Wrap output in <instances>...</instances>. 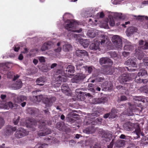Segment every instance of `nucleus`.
I'll list each match as a JSON object with an SVG mask.
<instances>
[{
	"mask_svg": "<svg viewBox=\"0 0 148 148\" xmlns=\"http://www.w3.org/2000/svg\"><path fill=\"white\" fill-rule=\"evenodd\" d=\"M77 25V23L73 20H67L65 22L64 26L65 28L69 31L73 32L80 33L82 31V29L79 30H75Z\"/></svg>",
	"mask_w": 148,
	"mask_h": 148,
	"instance_id": "1",
	"label": "nucleus"
},
{
	"mask_svg": "<svg viewBox=\"0 0 148 148\" xmlns=\"http://www.w3.org/2000/svg\"><path fill=\"white\" fill-rule=\"evenodd\" d=\"M46 123L45 122L40 123L39 128L40 129L38 132L39 136H44L50 134L52 132L51 130L48 128L46 127Z\"/></svg>",
	"mask_w": 148,
	"mask_h": 148,
	"instance_id": "2",
	"label": "nucleus"
},
{
	"mask_svg": "<svg viewBox=\"0 0 148 148\" xmlns=\"http://www.w3.org/2000/svg\"><path fill=\"white\" fill-rule=\"evenodd\" d=\"M108 41V37L106 36L103 35L101 37V41L96 40L94 42L92 43L90 46V48L92 50H96L99 49L100 43L101 45L106 43Z\"/></svg>",
	"mask_w": 148,
	"mask_h": 148,
	"instance_id": "3",
	"label": "nucleus"
},
{
	"mask_svg": "<svg viewBox=\"0 0 148 148\" xmlns=\"http://www.w3.org/2000/svg\"><path fill=\"white\" fill-rule=\"evenodd\" d=\"M132 78L129 74L125 73L121 75L119 77V81L122 84H127V82L131 80Z\"/></svg>",
	"mask_w": 148,
	"mask_h": 148,
	"instance_id": "4",
	"label": "nucleus"
},
{
	"mask_svg": "<svg viewBox=\"0 0 148 148\" xmlns=\"http://www.w3.org/2000/svg\"><path fill=\"white\" fill-rule=\"evenodd\" d=\"M28 134L29 132L28 131L23 128H20L18 129L16 131L14 134V136L16 138H19L26 136Z\"/></svg>",
	"mask_w": 148,
	"mask_h": 148,
	"instance_id": "5",
	"label": "nucleus"
},
{
	"mask_svg": "<svg viewBox=\"0 0 148 148\" xmlns=\"http://www.w3.org/2000/svg\"><path fill=\"white\" fill-rule=\"evenodd\" d=\"M56 100V98L54 96H49L44 98L43 99L44 103L45 104L46 106L49 107L51 106L52 104Z\"/></svg>",
	"mask_w": 148,
	"mask_h": 148,
	"instance_id": "6",
	"label": "nucleus"
},
{
	"mask_svg": "<svg viewBox=\"0 0 148 148\" xmlns=\"http://www.w3.org/2000/svg\"><path fill=\"white\" fill-rule=\"evenodd\" d=\"M101 134L103 140L106 142L110 141L112 138L111 132L108 131H105L102 130L101 132Z\"/></svg>",
	"mask_w": 148,
	"mask_h": 148,
	"instance_id": "7",
	"label": "nucleus"
},
{
	"mask_svg": "<svg viewBox=\"0 0 148 148\" xmlns=\"http://www.w3.org/2000/svg\"><path fill=\"white\" fill-rule=\"evenodd\" d=\"M136 61L137 60L136 58H131L125 61L124 64L126 65L129 66V67H130L132 69H135L136 71L137 68Z\"/></svg>",
	"mask_w": 148,
	"mask_h": 148,
	"instance_id": "8",
	"label": "nucleus"
},
{
	"mask_svg": "<svg viewBox=\"0 0 148 148\" xmlns=\"http://www.w3.org/2000/svg\"><path fill=\"white\" fill-rule=\"evenodd\" d=\"M112 41L116 47L119 48L122 47L121 39L119 36L115 35L112 38Z\"/></svg>",
	"mask_w": 148,
	"mask_h": 148,
	"instance_id": "9",
	"label": "nucleus"
},
{
	"mask_svg": "<svg viewBox=\"0 0 148 148\" xmlns=\"http://www.w3.org/2000/svg\"><path fill=\"white\" fill-rule=\"evenodd\" d=\"M56 128L60 131L66 132L69 131V129L66 126L63 122H60L57 123Z\"/></svg>",
	"mask_w": 148,
	"mask_h": 148,
	"instance_id": "10",
	"label": "nucleus"
},
{
	"mask_svg": "<svg viewBox=\"0 0 148 148\" xmlns=\"http://www.w3.org/2000/svg\"><path fill=\"white\" fill-rule=\"evenodd\" d=\"M17 130L16 127H13L10 125H7L5 127V134L6 136H9L13 134L14 132Z\"/></svg>",
	"mask_w": 148,
	"mask_h": 148,
	"instance_id": "11",
	"label": "nucleus"
},
{
	"mask_svg": "<svg viewBox=\"0 0 148 148\" xmlns=\"http://www.w3.org/2000/svg\"><path fill=\"white\" fill-rule=\"evenodd\" d=\"M108 101L107 98L105 97L101 98H94L92 99V103L95 104L104 103Z\"/></svg>",
	"mask_w": 148,
	"mask_h": 148,
	"instance_id": "12",
	"label": "nucleus"
},
{
	"mask_svg": "<svg viewBox=\"0 0 148 148\" xmlns=\"http://www.w3.org/2000/svg\"><path fill=\"white\" fill-rule=\"evenodd\" d=\"M86 77L85 74L83 73H78L75 75L74 78V82L79 83L82 81Z\"/></svg>",
	"mask_w": 148,
	"mask_h": 148,
	"instance_id": "13",
	"label": "nucleus"
},
{
	"mask_svg": "<svg viewBox=\"0 0 148 148\" xmlns=\"http://www.w3.org/2000/svg\"><path fill=\"white\" fill-rule=\"evenodd\" d=\"M56 76H55V82H57V84H58L59 86H60L61 82H66L67 81V78L66 77L65 78L64 76L61 75L60 74L59 75L58 74H56Z\"/></svg>",
	"mask_w": 148,
	"mask_h": 148,
	"instance_id": "14",
	"label": "nucleus"
},
{
	"mask_svg": "<svg viewBox=\"0 0 148 148\" xmlns=\"http://www.w3.org/2000/svg\"><path fill=\"white\" fill-rule=\"evenodd\" d=\"M74 71V67L72 65L68 66L65 71L66 74L69 77L73 75Z\"/></svg>",
	"mask_w": 148,
	"mask_h": 148,
	"instance_id": "15",
	"label": "nucleus"
},
{
	"mask_svg": "<svg viewBox=\"0 0 148 148\" xmlns=\"http://www.w3.org/2000/svg\"><path fill=\"white\" fill-rule=\"evenodd\" d=\"M134 126V124L130 122H126L123 125L124 128L127 131L133 130Z\"/></svg>",
	"mask_w": 148,
	"mask_h": 148,
	"instance_id": "16",
	"label": "nucleus"
},
{
	"mask_svg": "<svg viewBox=\"0 0 148 148\" xmlns=\"http://www.w3.org/2000/svg\"><path fill=\"white\" fill-rule=\"evenodd\" d=\"M76 55L79 57L83 58L84 56H88V54L86 51L80 49H78L76 51Z\"/></svg>",
	"mask_w": 148,
	"mask_h": 148,
	"instance_id": "17",
	"label": "nucleus"
},
{
	"mask_svg": "<svg viewBox=\"0 0 148 148\" xmlns=\"http://www.w3.org/2000/svg\"><path fill=\"white\" fill-rule=\"evenodd\" d=\"M99 62L101 65L109 64L112 65V62L111 59L108 58H102L99 60Z\"/></svg>",
	"mask_w": 148,
	"mask_h": 148,
	"instance_id": "18",
	"label": "nucleus"
},
{
	"mask_svg": "<svg viewBox=\"0 0 148 148\" xmlns=\"http://www.w3.org/2000/svg\"><path fill=\"white\" fill-rule=\"evenodd\" d=\"M127 106L129 107V109L130 110L131 113H130L129 115L131 116L133 114L132 112L135 111V110H140L141 111L142 110V109L141 108V110L138 109L137 107H136L134 105V104H132L131 103H127Z\"/></svg>",
	"mask_w": 148,
	"mask_h": 148,
	"instance_id": "19",
	"label": "nucleus"
},
{
	"mask_svg": "<svg viewBox=\"0 0 148 148\" xmlns=\"http://www.w3.org/2000/svg\"><path fill=\"white\" fill-rule=\"evenodd\" d=\"M87 34L90 37L93 38L98 35V32L97 30L91 29L88 31Z\"/></svg>",
	"mask_w": 148,
	"mask_h": 148,
	"instance_id": "20",
	"label": "nucleus"
},
{
	"mask_svg": "<svg viewBox=\"0 0 148 148\" xmlns=\"http://www.w3.org/2000/svg\"><path fill=\"white\" fill-rule=\"evenodd\" d=\"M45 82V79L43 77H41L37 79L36 82V85L40 86H43Z\"/></svg>",
	"mask_w": 148,
	"mask_h": 148,
	"instance_id": "21",
	"label": "nucleus"
},
{
	"mask_svg": "<svg viewBox=\"0 0 148 148\" xmlns=\"http://www.w3.org/2000/svg\"><path fill=\"white\" fill-rule=\"evenodd\" d=\"M125 141L124 140H119L117 141L115 143V146L118 147H123L125 144Z\"/></svg>",
	"mask_w": 148,
	"mask_h": 148,
	"instance_id": "22",
	"label": "nucleus"
},
{
	"mask_svg": "<svg viewBox=\"0 0 148 148\" xmlns=\"http://www.w3.org/2000/svg\"><path fill=\"white\" fill-rule=\"evenodd\" d=\"M86 94L84 92H80L76 95L79 101H82L85 99Z\"/></svg>",
	"mask_w": 148,
	"mask_h": 148,
	"instance_id": "23",
	"label": "nucleus"
},
{
	"mask_svg": "<svg viewBox=\"0 0 148 148\" xmlns=\"http://www.w3.org/2000/svg\"><path fill=\"white\" fill-rule=\"evenodd\" d=\"M96 140L93 138H90L86 141V145L90 146L92 147V146L95 143Z\"/></svg>",
	"mask_w": 148,
	"mask_h": 148,
	"instance_id": "24",
	"label": "nucleus"
},
{
	"mask_svg": "<svg viewBox=\"0 0 148 148\" xmlns=\"http://www.w3.org/2000/svg\"><path fill=\"white\" fill-rule=\"evenodd\" d=\"M72 47L71 44H66L63 46L62 49L65 52L69 51L72 49Z\"/></svg>",
	"mask_w": 148,
	"mask_h": 148,
	"instance_id": "25",
	"label": "nucleus"
},
{
	"mask_svg": "<svg viewBox=\"0 0 148 148\" xmlns=\"http://www.w3.org/2000/svg\"><path fill=\"white\" fill-rule=\"evenodd\" d=\"M119 71H120V72H124L125 71V70H126V69L128 71H135L136 70L135 69H132V68H131L130 67H119Z\"/></svg>",
	"mask_w": 148,
	"mask_h": 148,
	"instance_id": "26",
	"label": "nucleus"
},
{
	"mask_svg": "<svg viewBox=\"0 0 148 148\" xmlns=\"http://www.w3.org/2000/svg\"><path fill=\"white\" fill-rule=\"evenodd\" d=\"M22 83L21 79L18 80L15 83L14 87V88L16 90L19 89L22 87Z\"/></svg>",
	"mask_w": 148,
	"mask_h": 148,
	"instance_id": "27",
	"label": "nucleus"
},
{
	"mask_svg": "<svg viewBox=\"0 0 148 148\" xmlns=\"http://www.w3.org/2000/svg\"><path fill=\"white\" fill-rule=\"evenodd\" d=\"M114 69L112 67H108L106 69L105 72L106 74H113L114 72Z\"/></svg>",
	"mask_w": 148,
	"mask_h": 148,
	"instance_id": "28",
	"label": "nucleus"
},
{
	"mask_svg": "<svg viewBox=\"0 0 148 148\" xmlns=\"http://www.w3.org/2000/svg\"><path fill=\"white\" fill-rule=\"evenodd\" d=\"M137 31V29L136 27L134 26H132L128 29L127 32L128 34H130L129 35H130L132 34L134 32H136Z\"/></svg>",
	"mask_w": 148,
	"mask_h": 148,
	"instance_id": "29",
	"label": "nucleus"
},
{
	"mask_svg": "<svg viewBox=\"0 0 148 148\" xmlns=\"http://www.w3.org/2000/svg\"><path fill=\"white\" fill-rule=\"evenodd\" d=\"M61 90L64 93H68L69 90L68 89L69 88L68 85L66 84H64L62 85L61 87Z\"/></svg>",
	"mask_w": 148,
	"mask_h": 148,
	"instance_id": "30",
	"label": "nucleus"
},
{
	"mask_svg": "<svg viewBox=\"0 0 148 148\" xmlns=\"http://www.w3.org/2000/svg\"><path fill=\"white\" fill-rule=\"evenodd\" d=\"M138 74V75H140L141 77L143 76H146L147 75V71L144 69H140Z\"/></svg>",
	"mask_w": 148,
	"mask_h": 148,
	"instance_id": "31",
	"label": "nucleus"
},
{
	"mask_svg": "<svg viewBox=\"0 0 148 148\" xmlns=\"http://www.w3.org/2000/svg\"><path fill=\"white\" fill-rule=\"evenodd\" d=\"M76 68L77 70H81L83 69H84V66H83V63L82 62L80 63L78 62H77L75 65Z\"/></svg>",
	"mask_w": 148,
	"mask_h": 148,
	"instance_id": "32",
	"label": "nucleus"
},
{
	"mask_svg": "<svg viewBox=\"0 0 148 148\" xmlns=\"http://www.w3.org/2000/svg\"><path fill=\"white\" fill-rule=\"evenodd\" d=\"M140 129L138 125H136V128L135 129L134 132L137 135V138L140 137Z\"/></svg>",
	"mask_w": 148,
	"mask_h": 148,
	"instance_id": "33",
	"label": "nucleus"
},
{
	"mask_svg": "<svg viewBox=\"0 0 148 148\" xmlns=\"http://www.w3.org/2000/svg\"><path fill=\"white\" fill-rule=\"evenodd\" d=\"M114 17L115 19L117 20H120L123 19L122 14L121 13H116L114 15Z\"/></svg>",
	"mask_w": 148,
	"mask_h": 148,
	"instance_id": "34",
	"label": "nucleus"
},
{
	"mask_svg": "<svg viewBox=\"0 0 148 148\" xmlns=\"http://www.w3.org/2000/svg\"><path fill=\"white\" fill-rule=\"evenodd\" d=\"M128 44L125 45L124 47V49L125 50H130L132 49L134 47L133 46L131 45V43L129 42Z\"/></svg>",
	"mask_w": 148,
	"mask_h": 148,
	"instance_id": "35",
	"label": "nucleus"
},
{
	"mask_svg": "<svg viewBox=\"0 0 148 148\" xmlns=\"http://www.w3.org/2000/svg\"><path fill=\"white\" fill-rule=\"evenodd\" d=\"M33 98L35 100L38 102L41 101L43 99V96L42 95H40L36 96H33Z\"/></svg>",
	"mask_w": 148,
	"mask_h": 148,
	"instance_id": "36",
	"label": "nucleus"
},
{
	"mask_svg": "<svg viewBox=\"0 0 148 148\" xmlns=\"http://www.w3.org/2000/svg\"><path fill=\"white\" fill-rule=\"evenodd\" d=\"M140 90L142 92L146 93L147 95H148V88L147 86L140 87Z\"/></svg>",
	"mask_w": 148,
	"mask_h": 148,
	"instance_id": "37",
	"label": "nucleus"
},
{
	"mask_svg": "<svg viewBox=\"0 0 148 148\" xmlns=\"http://www.w3.org/2000/svg\"><path fill=\"white\" fill-rule=\"evenodd\" d=\"M50 46L48 43H45L42 46L41 48V50L42 51H44L48 49V47Z\"/></svg>",
	"mask_w": 148,
	"mask_h": 148,
	"instance_id": "38",
	"label": "nucleus"
},
{
	"mask_svg": "<svg viewBox=\"0 0 148 148\" xmlns=\"http://www.w3.org/2000/svg\"><path fill=\"white\" fill-rule=\"evenodd\" d=\"M86 72H87L89 74H90L91 73L92 70V66H86L84 67V69Z\"/></svg>",
	"mask_w": 148,
	"mask_h": 148,
	"instance_id": "39",
	"label": "nucleus"
},
{
	"mask_svg": "<svg viewBox=\"0 0 148 148\" xmlns=\"http://www.w3.org/2000/svg\"><path fill=\"white\" fill-rule=\"evenodd\" d=\"M142 77L140 75H138V74L136 76L135 78V82L138 83H141L142 82V78H141Z\"/></svg>",
	"mask_w": 148,
	"mask_h": 148,
	"instance_id": "40",
	"label": "nucleus"
},
{
	"mask_svg": "<svg viewBox=\"0 0 148 148\" xmlns=\"http://www.w3.org/2000/svg\"><path fill=\"white\" fill-rule=\"evenodd\" d=\"M136 56L138 57V59L139 60H141L143 58V52L141 51L140 52H139L138 53V52H136Z\"/></svg>",
	"mask_w": 148,
	"mask_h": 148,
	"instance_id": "41",
	"label": "nucleus"
},
{
	"mask_svg": "<svg viewBox=\"0 0 148 148\" xmlns=\"http://www.w3.org/2000/svg\"><path fill=\"white\" fill-rule=\"evenodd\" d=\"M94 84H90L88 86V87L89 90L91 91L92 92H95V89L94 88Z\"/></svg>",
	"mask_w": 148,
	"mask_h": 148,
	"instance_id": "42",
	"label": "nucleus"
},
{
	"mask_svg": "<svg viewBox=\"0 0 148 148\" xmlns=\"http://www.w3.org/2000/svg\"><path fill=\"white\" fill-rule=\"evenodd\" d=\"M20 117L18 116L17 118L15 117L13 120V122L14 125H17L20 120Z\"/></svg>",
	"mask_w": 148,
	"mask_h": 148,
	"instance_id": "43",
	"label": "nucleus"
},
{
	"mask_svg": "<svg viewBox=\"0 0 148 148\" xmlns=\"http://www.w3.org/2000/svg\"><path fill=\"white\" fill-rule=\"evenodd\" d=\"M47 145V144L45 143H38L35 146L34 148H43L44 146Z\"/></svg>",
	"mask_w": 148,
	"mask_h": 148,
	"instance_id": "44",
	"label": "nucleus"
},
{
	"mask_svg": "<svg viewBox=\"0 0 148 148\" xmlns=\"http://www.w3.org/2000/svg\"><path fill=\"white\" fill-rule=\"evenodd\" d=\"M108 21L110 25L111 26H114L115 25V22L113 18H110L108 20Z\"/></svg>",
	"mask_w": 148,
	"mask_h": 148,
	"instance_id": "45",
	"label": "nucleus"
},
{
	"mask_svg": "<svg viewBox=\"0 0 148 148\" xmlns=\"http://www.w3.org/2000/svg\"><path fill=\"white\" fill-rule=\"evenodd\" d=\"M26 99L25 97L23 96H20L18 97L17 101L18 102H21Z\"/></svg>",
	"mask_w": 148,
	"mask_h": 148,
	"instance_id": "46",
	"label": "nucleus"
},
{
	"mask_svg": "<svg viewBox=\"0 0 148 148\" xmlns=\"http://www.w3.org/2000/svg\"><path fill=\"white\" fill-rule=\"evenodd\" d=\"M82 45L84 48H86L88 46L89 43L88 42L86 41L85 40H83L82 42Z\"/></svg>",
	"mask_w": 148,
	"mask_h": 148,
	"instance_id": "47",
	"label": "nucleus"
},
{
	"mask_svg": "<svg viewBox=\"0 0 148 148\" xmlns=\"http://www.w3.org/2000/svg\"><path fill=\"white\" fill-rule=\"evenodd\" d=\"M27 126L29 128H32V130L33 131H35L36 130V129L35 128L36 127V125H35V124H32V123H31L30 125H27Z\"/></svg>",
	"mask_w": 148,
	"mask_h": 148,
	"instance_id": "48",
	"label": "nucleus"
},
{
	"mask_svg": "<svg viewBox=\"0 0 148 148\" xmlns=\"http://www.w3.org/2000/svg\"><path fill=\"white\" fill-rule=\"evenodd\" d=\"M36 110L34 109L31 108L29 109V113L32 114L34 115L36 113Z\"/></svg>",
	"mask_w": 148,
	"mask_h": 148,
	"instance_id": "49",
	"label": "nucleus"
},
{
	"mask_svg": "<svg viewBox=\"0 0 148 148\" xmlns=\"http://www.w3.org/2000/svg\"><path fill=\"white\" fill-rule=\"evenodd\" d=\"M134 99L136 101L143 102L144 99H142L141 97L137 96H136L134 98Z\"/></svg>",
	"mask_w": 148,
	"mask_h": 148,
	"instance_id": "50",
	"label": "nucleus"
},
{
	"mask_svg": "<svg viewBox=\"0 0 148 148\" xmlns=\"http://www.w3.org/2000/svg\"><path fill=\"white\" fill-rule=\"evenodd\" d=\"M52 136H50L46 137L44 139L45 142L46 143L50 142V141L52 139Z\"/></svg>",
	"mask_w": 148,
	"mask_h": 148,
	"instance_id": "51",
	"label": "nucleus"
},
{
	"mask_svg": "<svg viewBox=\"0 0 148 148\" xmlns=\"http://www.w3.org/2000/svg\"><path fill=\"white\" fill-rule=\"evenodd\" d=\"M4 124V120L2 118H0V129L3 126Z\"/></svg>",
	"mask_w": 148,
	"mask_h": 148,
	"instance_id": "52",
	"label": "nucleus"
},
{
	"mask_svg": "<svg viewBox=\"0 0 148 148\" xmlns=\"http://www.w3.org/2000/svg\"><path fill=\"white\" fill-rule=\"evenodd\" d=\"M142 49H148V42H145L144 46H142Z\"/></svg>",
	"mask_w": 148,
	"mask_h": 148,
	"instance_id": "53",
	"label": "nucleus"
},
{
	"mask_svg": "<svg viewBox=\"0 0 148 148\" xmlns=\"http://www.w3.org/2000/svg\"><path fill=\"white\" fill-rule=\"evenodd\" d=\"M116 88L119 90H125V87L123 86L119 85L117 86H116Z\"/></svg>",
	"mask_w": 148,
	"mask_h": 148,
	"instance_id": "54",
	"label": "nucleus"
},
{
	"mask_svg": "<svg viewBox=\"0 0 148 148\" xmlns=\"http://www.w3.org/2000/svg\"><path fill=\"white\" fill-rule=\"evenodd\" d=\"M134 16L136 18V19L140 21H142L143 20V17L142 16H138L134 15Z\"/></svg>",
	"mask_w": 148,
	"mask_h": 148,
	"instance_id": "55",
	"label": "nucleus"
},
{
	"mask_svg": "<svg viewBox=\"0 0 148 148\" xmlns=\"http://www.w3.org/2000/svg\"><path fill=\"white\" fill-rule=\"evenodd\" d=\"M109 113L110 114V118L113 119L116 117V115L115 113H112L111 112H110Z\"/></svg>",
	"mask_w": 148,
	"mask_h": 148,
	"instance_id": "56",
	"label": "nucleus"
},
{
	"mask_svg": "<svg viewBox=\"0 0 148 148\" xmlns=\"http://www.w3.org/2000/svg\"><path fill=\"white\" fill-rule=\"evenodd\" d=\"M110 56L111 57L114 58L116 57L117 56V54L116 52H114L111 53Z\"/></svg>",
	"mask_w": 148,
	"mask_h": 148,
	"instance_id": "57",
	"label": "nucleus"
},
{
	"mask_svg": "<svg viewBox=\"0 0 148 148\" xmlns=\"http://www.w3.org/2000/svg\"><path fill=\"white\" fill-rule=\"evenodd\" d=\"M130 53L129 52L124 51L122 53V55L124 57H127L129 56Z\"/></svg>",
	"mask_w": 148,
	"mask_h": 148,
	"instance_id": "58",
	"label": "nucleus"
},
{
	"mask_svg": "<svg viewBox=\"0 0 148 148\" xmlns=\"http://www.w3.org/2000/svg\"><path fill=\"white\" fill-rule=\"evenodd\" d=\"M114 143V140L113 139L110 145L108 146V148H112L113 145Z\"/></svg>",
	"mask_w": 148,
	"mask_h": 148,
	"instance_id": "59",
	"label": "nucleus"
},
{
	"mask_svg": "<svg viewBox=\"0 0 148 148\" xmlns=\"http://www.w3.org/2000/svg\"><path fill=\"white\" fill-rule=\"evenodd\" d=\"M43 111L45 113V114L46 115V116H49L50 114V112L47 109V110H45Z\"/></svg>",
	"mask_w": 148,
	"mask_h": 148,
	"instance_id": "60",
	"label": "nucleus"
},
{
	"mask_svg": "<svg viewBox=\"0 0 148 148\" xmlns=\"http://www.w3.org/2000/svg\"><path fill=\"white\" fill-rule=\"evenodd\" d=\"M39 60L40 62H45V60L43 57H41L39 58Z\"/></svg>",
	"mask_w": 148,
	"mask_h": 148,
	"instance_id": "61",
	"label": "nucleus"
},
{
	"mask_svg": "<svg viewBox=\"0 0 148 148\" xmlns=\"http://www.w3.org/2000/svg\"><path fill=\"white\" fill-rule=\"evenodd\" d=\"M127 99V97L124 95L122 96L121 97V100L122 101H126Z\"/></svg>",
	"mask_w": 148,
	"mask_h": 148,
	"instance_id": "62",
	"label": "nucleus"
},
{
	"mask_svg": "<svg viewBox=\"0 0 148 148\" xmlns=\"http://www.w3.org/2000/svg\"><path fill=\"white\" fill-rule=\"evenodd\" d=\"M7 105L9 108H12L13 107V104L11 102H9L7 104Z\"/></svg>",
	"mask_w": 148,
	"mask_h": 148,
	"instance_id": "63",
	"label": "nucleus"
},
{
	"mask_svg": "<svg viewBox=\"0 0 148 148\" xmlns=\"http://www.w3.org/2000/svg\"><path fill=\"white\" fill-rule=\"evenodd\" d=\"M93 148H101L100 145L98 144H95L93 146Z\"/></svg>",
	"mask_w": 148,
	"mask_h": 148,
	"instance_id": "64",
	"label": "nucleus"
}]
</instances>
